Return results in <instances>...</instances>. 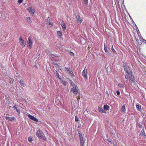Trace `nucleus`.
Wrapping results in <instances>:
<instances>
[{"label":"nucleus","instance_id":"obj_1","mask_svg":"<svg viewBox=\"0 0 146 146\" xmlns=\"http://www.w3.org/2000/svg\"><path fill=\"white\" fill-rule=\"evenodd\" d=\"M36 135L38 138L42 139L44 141H46V139L43 132L40 129L37 131Z\"/></svg>","mask_w":146,"mask_h":146},{"label":"nucleus","instance_id":"obj_2","mask_svg":"<svg viewBox=\"0 0 146 146\" xmlns=\"http://www.w3.org/2000/svg\"><path fill=\"white\" fill-rule=\"evenodd\" d=\"M132 72L131 71L127 73L125 76V78H128L132 82H134L135 81V79H134V76L133 75Z\"/></svg>","mask_w":146,"mask_h":146},{"label":"nucleus","instance_id":"obj_3","mask_svg":"<svg viewBox=\"0 0 146 146\" xmlns=\"http://www.w3.org/2000/svg\"><path fill=\"white\" fill-rule=\"evenodd\" d=\"M78 132L79 135L80 144L81 145L83 146L84 145V144L85 142V140L83 138L82 135L81 133H80L79 131H78Z\"/></svg>","mask_w":146,"mask_h":146},{"label":"nucleus","instance_id":"obj_4","mask_svg":"<svg viewBox=\"0 0 146 146\" xmlns=\"http://www.w3.org/2000/svg\"><path fill=\"white\" fill-rule=\"evenodd\" d=\"M78 89L77 86H75L74 87H72L71 89V91L74 94L76 95L78 92Z\"/></svg>","mask_w":146,"mask_h":146},{"label":"nucleus","instance_id":"obj_5","mask_svg":"<svg viewBox=\"0 0 146 146\" xmlns=\"http://www.w3.org/2000/svg\"><path fill=\"white\" fill-rule=\"evenodd\" d=\"M33 39H31L30 36L29 37L27 42V45L31 49L32 47Z\"/></svg>","mask_w":146,"mask_h":146},{"label":"nucleus","instance_id":"obj_6","mask_svg":"<svg viewBox=\"0 0 146 146\" xmlns=\"http://www.w3.org/2000/svg\"><path fill=\"white\" fill-rule=\"evenodd\" d=\"M19 42L20 44L23 46V47H24L25 44L26 42L24 41V40L22 39V36H20L19 39Z\"/></svg>","mask_w":146,"mask_h":146},{"label":"nucleus","instance_id":"obj_7","mask_svg":"<svg viewBox=\"0 0 146 146\" xmlns=\"http://www.w3.org/2000/svg\"><path fill=\"white\" fill-rule=\"evenodd\" d=\"M76 21L80 23H81L82 21V20L81 19L79 15H77L75 17Z\"/></svg>","mask_w":146,"mask_h":146},{"label":"nucleus","instance_id":"obj_8","mask_svg":"<svg viewBox=\"0 0 146 146\" xmlns=\"http://www.w3.org/2000/svg\"><path fill=\"white\" fill-rule=\"evenodd\" d=\"M27 116L31 120L36 122L38 121V120L32 115L29 114Z\"/></svg>","mask_w":146,"mask_h":146},{"label":"nucleus","instance_id":"obj_9","mask_svg":"<svg viewBox=\"0 0 146 146\" xmlns=\"http://www.w3.org/2000/svg\"><path fill=\"white\" fill-rule=\"evenodd\" d=\"M82 74L83 77L87 79V75L86 72V70L84 69L82 72Z\"/></svg>","mask_w":146,"mask_h":146},{"label":"nucleus","instance_id":"obj_10","mask_svg":"<svg viewBox=\"0 0 146 146\" xmlns=\"http://www.w3.org/2000/svg\"><path fill=\"white\" fill-rule=\"evenodd\" d=\"M29 12L30 13H32L33 14L35 11V10L34 9H33L32 7H30L29 9Z\"/></svg>","mask_w":146,"mask_h":146},{"label":"nucleus","instance_id":"obj_11","mask_svg":"<svg viewBox=\"0 0 146 146\" xmlns=\"http://www.w3.org/2000/svg\"><path fill=\"white\" fill-rule=\"evenodd\" d=\"M136 108L139 111H141V106L139 104H137L136 105Z\"/></svg>","mask_w":146,"mask_h":146},{"label":"nucleus","instance_id":"obj_12","mask_svg":"<svg viewBox=\"0 0 146 146\" xmlns=\"http://www.w3.org/2000/svg\"><path fill=\"white\" fill-rule=\"evenodd\" d=\"M110 107L107 105H105L104 106V109L105 110H109Z\"/></svg>","mask_w":146,"mask_h":146},{"label":"nucleus","instance_id":"obj_13","mask_svg":"<svg viewBox=\"0 0 146 146\" xmlns=\"http://www.w3.org/2000/svg\"><path fill=\"white\" fill-rule=\"evenodd\" d=\"M65 70L68 73L70 74L72 73V72L71 70H70V68H65Z\"/></svg>","mask_w":146,"mask_h":146},{"label":"nucleus","instance_id":"obj_14","mask_svg":"<svg viewBox=\"0 0 146 146\" xmlns=\"http://www.w3.org/2000/svg\"><path fill=\"white\" fill-rule=\"evenodd\" d=\"M98 110L99 112H101L102 113H106L105 111H104V110H103L101 107L99 106L98 108Z\"/></svg>","mask_w":146,"mask_h":146},{"label":"nucleus","instance_id":"obj_15","mask_svg":"<svg viewBox=\"0 0 146 146\" xmlns=\"http://www.w3.org/2000/svg\"><path fill=\"white\" fill-rule=\"evenodd\" d=\"M19 83L20 85L24 87L25 86V84L23 83V80H21L19 82Z\"/></svg>","mask_w":146,"mask_h":146},{"label":"nucleus","instance_id":"obj_16","mask_svg":"<svg viewBox=\"0 0 146 146\" xmlns=\"http://www.w3.org/2000/svg\"><path fill=\"white\" fill-rule=\"evenodd\" d=\"M124 70L126 72V73H125L126 74H127V73L129 72V71L130 72L131 71L129 68H127V67L126 68H124Z\"/></svg>","mask_w":146,"mask_h":146},{"label":"nucleus","instance_id":"obj_17","mask_svg":"<svg viewBox=\"0 0 146 146\" xmlns=\"http://www.w3.org/2000/svg\"><path fill=\"white\" fill-rule=\"evenodd\" d=\"M122 111V112H125V105H123L122 108H121Z\"/></svg>","mask_w":146,"mask_h":146},{"label":"nucleus","instance_id":"obj_18","mask_svg":"<svg viewBox=\"0 0 146 146\" xmlns=\"http://www.w3.org/2000/svg\"><path fill=\"white\" fill-rule=\"evenodd\" d=\"M104 50L105 52H108L107 46L105 45V43H104Z\"/></svg>","mask_w":146,"mask_h":146},{"label":"nucleus","instance_id":"obj_19","mask_svg":"<svg viewBox=\"0 0 146 146\" xmlns=\"http://www.w3.org/2000/svg\"><path fill=\"white\" fill-rule=\"evenodd\" d=\"M15 118L14 117H9V121H12L15 120Z\"/></svg>","mask_w":146,"mask_h":146},{"label":"nucleus","instance_id":"obj_20","mask_svg":"<svg viewBox=\"0 0 146 146\" xmlns=\"http://www.w3.org/2000/svg\"><path fill=\"white\" fill-rule=\"evenodd\" d=\"M61 26L64 31L66 29V26L64 24H62Z\"/></svg>","mask_w":146,"mask_h":146},{"label":"nucleus","instance_id":"obj_21","mask_svg":"<svg viewBox=\"0 0 146 146\" xmlns=\"http://www.w3.org/2000/svg\"><path fill=\"white\" fill-rule=\"evenodd\" d=\"M57 35L60 36H62V32L60 31H57Z\"/></svg>","mask_w":146,"mask_h":146},{"label":"nucleus","instance_id":"obj_22","mask_svg":"<svg viewBox=\"0 0 146 146\" xmlns=\"http://www.w3.org/2000/svg\"><path fill=\"white\" fill-rule=\"evenodd\" d=\"M55 73L56 74L57 77L59 79H60V77L59 76V74L58 72L57 71H56Z\"/></svg>","mask_w":146,"mask_h":146},{"label":"nucleus","instance_id":"obj_23","mask_svg":"<svg viewBox=\"0 0 146 146\" xmlns=\"http://www.w3.org/2000/svg\"><path fill=\"white\" fill-rule=\"evenodd\" d=\"M13 108L17 111V112H18V113H20V111L17 109V108H16L15 106H13Z\"/></svg>","mask_w":146,"mask_h":146},{"label":"nucleus","instance_id":"obj_24","mask_svg":"<svg viewBox=\"0 0 146 146\" xmlns=\"http://www.w3.org/2000/svg\"><path fill=\"white\" fill-rule=\"evenodd\" d=\"M140 135H143L145 136H146V135H145V132L144 131V129H142V131H141V133L140 134Z\"/></svg>","mask_w":146,"mask_h":146},{"label":"nucleus","instance_id":"obj_25","mask_svg":"<svg viewBox=\"0 0 146 146\" xmlns=\"http://www.w3.org/2000/svg\"><path fill=\"white\" fill-rule=\"evenodd\" d=\"M26 20L28 22L30 23L31 21L30 18L29 17H27L26 18Z\"/></svg>","mask_w":146,"mask_h":146},{"label":"nucleus","instance_id":"obj_26","mask_svg":"<svg viewBox=\"0 0 146 146\" xmlns=\"http://www.w3.org/2000/svg\"><path fill=\"white\" fill-rule=\"evenodd\" d=\"M118 86L120 87V88H124V87L123 86V85L121 84H118V85H117Z\"/></svg>","mask_w":146,"mask_h":146},{"label":"nucleus","instance_id":"obj_27","mask_svg":"<svg viewBox=\"0 0 146 146\" xmlns=\"http://www.w3.org/2000/svg\"><path fill=\"white\" fill-rule=\"evenodd\" d=\"M111 49L112 51V52L116 54H117L116 51L113 48V46H112V47L111 48Z\"/></svg>","mask_w":146,"mask_h":146},{"label":"nucleus","instance_id":"obj_28","mask_svg":"<svg viewBox=\"0 0 146 146\" xmlns=\"http://www.w3.org/2000/svg\"><path fill=\"white\" fill-rule=\"evenodd\" d=\"M68 82L70 85L72 84L73 83L72 81L71 80H70L69 78H68Z\"/></svg>","mask_w":146,"mask_h":146},{"label":"nucleus","instance_id":"obj_29","mask_svg":"<svg viewBox=\"0 0 146 146\" xmlns=\"http://www.w3.org/2000/svg\"><path fill=\"white\" fill-rule=\"evenodd\" d=\"M32 137H30L28 138V140L30 142H31L32 141Z\"/></svg>","mask_w":146,"mask_h":146},{"label":"nucleus","instance_id":"obj_30","mask_svg":"<svg viewBox=\"0 0 146 146\" xmlns=\"http://www.w3.org/2000/svg\"><path fill=\"white\" fill-rule=\"evenodd\" d=\"M62 84L64 86H66V82L65 81H63Z\"/></svg>","mask_w":146,"mask_h":146},{"label":"nucleus","instance_id":"obj_31","mask_svg":"<svg viewBox=\"0 0 146 146\" xmlns=\"http://www.w3.org/2000/svg\"><path fill=\"white\" fill-rule=\"evenodd\" d=\"M70 86L71 87H74L75 86H77L73 82V83L72 84L70 85Z\"/></svg>","mask_w":146,"mask_h":146},{"label":"nucleus","instance_id":"obj_32","mask_svg":"<svg viewBox=\"0 0 146 146\" xmlns=\"http://www.w3.org/2000/svg\"><path fill=\"white\" fill-rule=\"evenodd\" d=\"M88 0H84V3L86 5H87Z\"/></svg>","mask_w":146,"mask_h":146},{"label":"nucleus","instance_id":"obj_33","mask_svg":"<svg viewBox=\"0 0 146 146\" xmlns=\"http://www.w3.org/2000/svg\"><path fill=\"white\" fill-rule=\"evenodd\" d=\"M106 54H107V55L108 56H111V54L110 52H108Z\"/></svg>","mask_w":146,"mask_h":146},{"label":"nucleus","instance_id":"obj_34","mask_svg":"<svg viewBox=\"0 0 146 146\" xmlns=\"http://www.w3.org/2000/svg\"><path fill=\"white\" fill-rule=\"evenodd\" d=\"M78 120V118L76 116H75V121H77Z\"/></svg>","mask_w":146,"mask_h":146},{"label":"nucleus","instance_id":"obj_35","mask_svg":"<svg viewBox=\"0 0 146 146\" xmlns=\"http://www.w3.org/2000/svg\"><path fill=\"white\" fill-rule=\"evenodd\" d=\"M118 96H119L120 95V92L119 90H117L116 92Z\"/></svg>","mask_w":146,"mask_h":146},{"label":"nucleus","instance_id":"obj_36","mask_svg":"<svg viewBox=\"0 0 146 146\" xmlns=\"http://www.w3.org/2000/svg\"><path fill=\"white\" fill-rule=\"evenodd\" d=\"M50 57H52V58H54L55 56L54 55V54H51L50 55Z\"/></svg>","mask_w":146,"mask_h":146},{"label":"nucleus","instance_id":"obj_37","mask_svg":"<svg viewBox=\"0 0 146 146\" xmlns=\"http://www.w3.org/2000/svg\"><path fill=\"white\" fill-rule=\"evenodd\" d=\"M23 1V0H18V2L19 3H20L22 2Z\"/></svg>","mask_w":146,"mask_h":146},{"label":"nucleus","instance_id":"obj_38","mask_svg":"<svg viewBox=\"0 0 146 146\" xmlns=\"http://www.w3.org/2000/svg\"><path fill=\"white\" fill-rule=\"evenodd\" d=\"M123 67L124 68L127 67V66L125 63L123 64Z\"/></svg>","mask_w":146,"mask_h":146},{"label":"nucleus","instance_id":"obj_39","mask_svg":"<svg viewBox=\"0 0 146 146\" xmlns=\"http://www.w3.org/2000/svg\"><path fill=\"white\" fill-rule=\"evenodd\" d=\"M80 98V96H78V97L77 98V100L78 101V102L79 101V99Z\"/></svg>","mask_w":146,"mask_h":146},{"label":"nucleus","instance_id":"obj_40","mask_svg":"<svg viewBox=\"0 0 146 146\" xmlns=\"http://www.w3.org/2000/svg\"><path fill=\"white\" fill-rule=\"evenodd\" d=\"M128 78H125V79H126V80L125 81V82H126V83H128Z\"/></svg>","mask_w":146,"mask_h":146},{"label":"nucleus","instance_id":"obj_41","mask_svg":"<svg viewBox=\"0 0 146 146\" xmlns=\"http://www.w3.org/2000/svg\"><path fill=\"white\" fill-rule=\"evenodd\" d=\"M9 117H7V116H6L5 117V118L6 119V120H9Z\"/></svg>","mask_w":146,"mask_h":146},{"label":"nucleus","instance_id":"obj_42","mask_svg":"<svg viewBox=\"0 0 146 146\" xmlns=\"http://www.w3.org/2000/svg\"><path fill=\"white\" fill-rule=\"evenodd\" d=\"M70 74H71V76H72V77H73V76H74V74H73V72H72V73H70Z\"/></svg>","mask_w":146,"mask_h":146},{"label":"nucleus","instance_id":"obj_43","mask_svg":"<svg viewBox=\"0 0 146 146\" xmlns=\"http://www.w3.org/2000/svg\"><path fill=\"white\" fill-rule=\"evenodd\" d=\"M49 25H53V24L51 22H49Z\"/></svg>","mask_w":146,"mask_h":146},{"label":"nucleus","instance_id":"obj_44","mask_svg":"<svg viewBox=\"0 0 146 146\" xmlns=\"http://www.w3.org/2000/svg\"><path fill=\"white\" fill-rule=\"evenodd\" d=\"M108 141L109 142H111V139H110V140H108Z\"/></svg>","mask_w":146,"mask_h":146},{"label":"nucleus","instance_id":"obj_45","mask_svg":"<svg viewBox=\"0 0 146 146\" xmlns=\"http://www.w3.org/2000/svg\"><path fill=\"white\" fill-rule=\"evenodd\" d=\"M145 40V42H146L145 43H146V40Z\"/></svg>","mask_w":146,"mask_h":146},{"label":"nucleus","instance_id":"obj_46","mask_svg":"<svg viewBox=\"0 0 146 146\" xmlns=\"http://www.w3.org/2000/svg\"><path fill=\"white\" fill-rule=\"evenodd\" d=\"M70 53H72V54H73V53H72V52H70Z\"/></svg>","mask_w":146,"mask_h":146}]
</instances>
